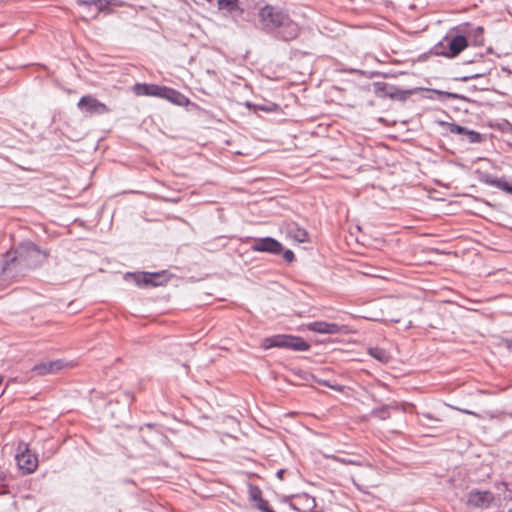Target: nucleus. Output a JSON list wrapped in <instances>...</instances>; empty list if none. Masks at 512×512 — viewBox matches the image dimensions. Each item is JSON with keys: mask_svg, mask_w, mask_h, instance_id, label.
<instances>
[{"mask_svg": "<svg viewBox=\"0 0 512 512\" xmlns=\"http://www.w3.org/2000/svg\"><path fill=\"white\" fill-rule=\"evenodd\" d=\"M258 19L263 29H277L279 37L285 41L293 40L298 36V25L278 7L265 5L260 9Z\"/></svg>", "mask_w": 512, "mask_h": 512, "instance_id": "nucleus-1", "label": "nucleus"}, {"mask_svg": "<svg viewBox=\"0 0 512 512\" xmlns=\"http://www.w3.org/2000/svg\"><path fill=\"white\" fill-rule=\"evenodd\" d=\"M15 253L12 262L29 268L38 266L46 258V254L31 242L21 244Z\"/></svg>", "mask_w": 512, "mask_h": 512, "instance_id": "nucleus-2", "label": "nucleus"}, {"mask_svg": "<svg viewBox=\"0 0 512 512\" xmlns=\"http://www.w3.org/2000/svg\"><path fill=\"white\" fill-rule=\"evenodd\" d=\"M262 348L267 350L273 347L287 348L295 351H306L310 345L302 338L291 335H275L263 339Z\"/></svg>", "mask_w": 512, "mask_h": 512, "instance_id": "nucleus-3", "label": "nucleus"}, {"mask_svg": "<svg viewBox=\"0 0 512 512\" xmlns=\"http://www.w3.org/2000/svg\"><path fill=\"white\" fill-rule=\"evenodd\" d=\"M73 366L72 362L63 359L49 360L36 364L32 368V372L37 376L53 375Z\"/></svg>", "mask_w": 512, "mask_h": 512, "instance_id": "nucleus-4", "label": "nucleus"}, {"mask_svg": "<svg viewBox=\"0 0 512 512\" xmlns=\"http://www.w3.org/2000/svg\"><path fill=\"white\" fill-rule=\"evenodd\" d=\"M15 458L18 467L23 471V473H32L38 467L37 457L29 450L25 443L19 444Z\"/></svg>", "mask_w": 512, "mask_h": 512, "instance_id": "nucleus-5", "label": "nucleus"}, {"mask_svg": "<svg viewBox=\"0 0 512 512\" xmlns=\"http://www.w3.org/2000/svg\"><path fill=\"white\" fill-rule=\"evenodd\" d=\"M494 495L487 490H472L467 495L466 504L473 508L486 509L494 502Z\"/></svg>", "mask_w": 512, "mask_h": 512, "instance_id": "nucleus-6", "label": "nucleus"}, {"mask_svg": "<svg viewBox=\"0 0 512 512\" xmlns=\"http://www.w3.org/2000/svg\"><path fill=\"white\" fill-rule=\"evenodd\" d=\"M77 106L82 112L88 113L90 115H102L110 111L104 103L98 101L96 98L90 95L83 96L79 100Z\"/></svg>", "mask_w": 512, "mask_h": 512, "instance_id": "nucleus-7", "label": "nucleus"}, {"mask_svg": "<svg viewBox=\"0 0 512 512\" xmlns=\"http://www.w3.org/2000/svg\"><path fill=\"white\" fill-rule=\"evenodd\" d=\"M251 249L257 252L280 254L283 250V246L274 238L266 237L255 239L252 243Z\"/></svg>", "mask_w": 512, "mask_h": 512, "instance_id": "nucleus-8", "label": "nucleus"}, {"mask_svg": "<svg viewBox=\"0 0 512 512\" xmlns=\"http://www.w3.org/2000/svg\"><path fill=\"white\" fill-rule=\"evenodd\" d=\"M165 277L164 272L162 273H142V274H131L127 273L126 278H133L135 283L138 286H158L162 285L163 282L166 281V279H163Z\"/></svg>", "mask_w": 512, "mask_h": 512, "instance_id": "nucleus-9", "label": "nucleus"}, {"mask_svg": "<svg viewBox=\"0 0 512 512\" xmlns=\"http://www.w3.org/2000/svg\"><path fill=\"white\" fill-rule=\"evenodd\" d=\"M148 94H149V96H157V97L168 99L177 104H180L181 103L180 99L184 98L180 93H178L177 91H175L173 89L163 87V86L154 85V84L149 85Z\"/></svg>", "mask_w": 512, "mask_h": 512, "instance_id": "nucleus-10", "label": "nucleus"}, {"mask_svg": "<svg viewBox=\"0 0 512 512\" xmlns=\"http://www.w3.org/2000/svg\"><path fill=\"white\" fill-rule=\"evenodd\" d=\"M308 329L321 334H338L341 332V327L338 324L324 321L310 323Z\"/></svg>", "mask_w": 512, "mask_h": 512, "instance_id": "nucleus-11", "label": "nucleus"}, {"mask_svg": "<svg viewBox=\"0 0 512 512\" xmlns=\"http://www.w3.org/2000/svg\"><path fill=\"white\" fill-rule=\"evenodd\" d=\"M282 231L287 237L299 243H303L307 240V232L294 223L285 224L282 227Z\"/></svg>", "mask_w": 512, "mask_h": 512, "instance_id": "nucleus-12", "label": "nucleus"}, {"mask_svg": "<svg viewBox=\"0 0 512 512\" xmlns=\"http://www.w3.org/2000/svg\"><path fill=\"white\" fill-rule=\"evenodd\" d=\"M448 56L455 57L467 47V40L462 35H457L449 41Z\"/></svg>", "mask_w": 512, "mask_h": 512, "instance_id": "nucleus-13", "label": "nucleus"}, {"mask_svg": "<svg viewBox=\"0 0 512 512\" xmlns=\"http://www.w3.org/2000/svg\"><path fill=\"white\" fill-rule=\"evenodd\" d=\"M220 10H226L229 13H241L238 7V0H217Z\"/></svg>", "mask_w": 512, "mask_h": 512, "instance_id": "nucleus-14", "label": "nucleus"}, {"mask_svg": "<svg viewBox=\"0 0 512 512\" xmlns=\"http://www.w3.org/2000/svg\"><path fill=\"white\" fill-rule=\"evenodd\" d=\"M81 5L88 6L90 8L94 7L96 14L102 10H104L110 2L107 0H92V1H82L80 2Z\"/></svg>", "mask_w": 512, "mask_h": 512, "instance_id": "nucleus-15", "label": "nucleus"}, {"mask_svg": "<svg viewBox=\"0 0 512 512\" xmlns=\"http://www.w3.org/2000/svg\"><path fill=\"white\" fill-rule=\"evenodd\" d=\"M369 354L373 358L377 359L378 361H380L382 363H386L390 359V355L384 349H380V348H371L369 350Z\"/></svg>", "mask_w": 512, "mask_h": 512, "instance_id": "nucleus-16", "label": "nucleus"}, {"mask_svg": "<svg viewBox=\"0 0 512 512\" xmlns=\"http://www.w3.org/2000/svg\"><path fill=\"white\" fill-rule=\"evenodd\" d=\"M493 186L512 194V184L508 183L505 179H493L490 182Z\"/></svg>", "mask_w": 512, "mask_h": 512, "instance_id": "nucleus-17", "label": "nucleus"}, {"mask_svg": "<svg viewBox=\"0 0 512 512\" xmlns=\"http://www.w3.org/2000/svg\"><path fill=\"white\" fill-rule=\"evenodd\" d=\"M149 85L150 84H136L133 88L134 92L137 95H146L149 96Z\"/></svg>", "mask_w": 512, "mask_h": 512, "instance_id": "nucleus-18", "label": "nucleus"}, {"mask_svg": "<svg viewBox=\"0 0 512 512\" xmlns=\"http://www.w3.org/2000/svg\"><path fill=\"white\" fill-rule=\"evenodd\" d=\"M465 136L470 143H478L481 141V135L475 131L468 130Z\"/></svg>", "mask_w": 512, "mask_h": 512, "instance_id": "nucleus-19", "label": "nucleus"}, {"mask_svg": "<svg viewBox=\"0 0 512 512\" xmlns=\"http://www.w3.org/2000/svg\"><path fill=\"white\" fill-rule=\"evenodd\" d=\"M387 407H382L380 409H376L373 411V414L376 416V417H379L381 419H386L388 417V412H387Z\"/></svg>", "mask_w": 512, "mask_h": 512, "instance_id": "nucleus-20", "label": "nucleus"}, {"mask_svg": "<svg viewBox=\"0 0 512 512\" xmlns=\"http://www.w3.org/2000/svg\"><path fill=\"white\" fill-rule=\"evenodd\" d=\"M466 131H468L467 128L465 127H462V126H459V125H456V124H453L450 128V132L451 133H456V134H463V135H466Z\"/></svg>", "mask_w": 512, "mask_h": 512, "instance_id": "nucleus-21", "label": "nucleus"}, {"mask_svg": "<svg viewBox=\"0 0 512 512\" xmlns=\"http://www.w3.org/2000/svg\"><path fill=\"white\" fill-rule=\"evenodd\" d=\"M258 508L262 512H275L273 509H271L267 503V501L260 499V502L258 504Z\"/></svg>", "mask_w": 512, "mask_h": 512, "instance_id": "nucleus-22", "label": "nucleus"}, {"mask_svg": "<svg viewBox=\"0 0 512 512\" xmlns=\"http://www.w3.org/2000/svg\"><path fill=\"white\" fill-rule=\"evenodd\" d=\"M332 459L337 461V462L343 463V464H358L356 461H353V460H350V459L339 458V457H336V456H332Z\"/></svg>", "mask_w": 512, "mask_h": 512, "instance_id": "nucleus-23", "label": "nucleus"}, {"mask_svg": "<svg viewBox=\"0 0 512 512\" xmlns=\"http://www.w3.org/2000/svg\"><path fill=\"white\" fill-rule=\"evenodd\" d=\"M283 258L287 261V262H292L294 260V253L291 251V250H286L284 251L283 253Z\"/></svg>", "mask_w": 512, "mask_h": 512, "instance_id": "nucleus-24", "label": "nucleus"}, {"mask_svg": "<svg viewBox=\"0 0 512 512\" xmlns=\"http://www.w3.org/2000/svg\"><path fill=\"white\" fill-rule=\"evenodd\" d=\"M259 495H260V491L257 489L255 490V492L252 493V497L254 500H257V499L260 500L261 498H259Z\"/></svg>", "mask_w": 512, "mask_h": 512, "instance_id": "nucleus-25", "label": "nucleus"}, {"mask_svg": "<svg viewBox=\"0 0 512 512\" xmlns=\"http://www.w3.org/2000/svg\"><path fill=\"white\" fill-rule=\"evenodd\" d=\"M283 474H284V470H279V471L277 472V477H278V478H280V479H282V478H283Z\"/></svg>", "mask_w": 512, "mask_h": 512, "instance_id": "nucleus-26", "label": "nucleus"}, {"mask_svg": "<svg viewBox=\"0 0 512 512\" xmlns=\"http://www.w3.org/2000/svg\"><path fill=\"white\" fill-rule=\"evenodd\" d=\"M258 108L263 110V111H271V108H269V107L261 106V107H258Z\"/></svg>", "mask_w": 512, "mask_h": 512, "instance_id": "nucleus-27", "label": "nucleus"}, {"mask_svg": "<svg viewBox=\"0 0 512 512\" xmlns=\"http://www.w3.org/2000/svg\"><path fill=\"white\" fill-rule=\"evenodd\" d=\"M9 267H10V263H8V262H7V263L4 265L3 269H4V270H8V269H9Z\"/></svg>", "mask_w": 512, "mask_h": 512, "instance_id": "nucleus-28", "label": "nucleus"}, {"mask_svg": "<svg viewBox=\"0 0 512 512\" xmlns=\"http://www.w3.org/2000/svg\"><path fill=\"white\" fill-rule=\"evenodd\" d=\"M463 412H464V413H467V414L475 415V413H473L472 411L464 410Z\"/></svg>", "mask_w": 512, "mask_h": 512, "instance_id": "nucleus-29", "label": "nucleus"}, {"mask_svg": "<svg viewBox=\"0 0 512 512\" xmlns=\"http://www.w3.org/2000/svg\"><path fill=\"white\" fill-rule=\"evenodd\" d=\"M428 419H432V417L429 414L424 415Z\"/></svg>", "mask_w": 512, "mask_h": 512, "instance_id": "nucleus-30", "label": "nucleus"}, {"mask_svg": "<svg viewBox=\"0 0 512 512\" xmlns=\"http://www.w3.org/2000/svg\"><path fill=\"white\" fill-rule=\"evenodd\" d=\"M2 479H3V477L0 475V480H2Z\"/></svg>", "mask_w": 512, "mask_h": 512, "instance_id": "nucleus-31", "label": "nucleus"}, {"mask_svg": "<svg viewBox=\"0 0 512 512\" xmlns=\"http://www.w3.org/2000/svg\"><path fill=\"white\" fill-rule=\"evenodd\" d=\"M509 512H512V508L509 510Z\"/></svg>", "mask_w": 512, "mask_h": 512, "instance_id": "nucleus-32", "label": "nucleus"}]
</instances>
